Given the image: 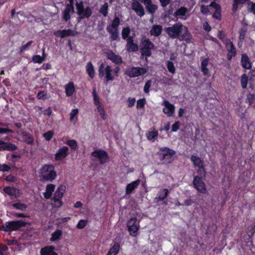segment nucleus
Returning a JSON list of instances; mask_svg holds the SVG:
<instances>
[{
	"mask_svg": "<svg viewBox=\"0 0 255 255\" xmlns=\"http://www.w3.org/2000/svg\"><path fill=\"white\" fill-rule=\"evenodd\" d=\"M246 31V29L243 28L241 29L240 30L239 38L241 42H242L243 40L245 39Z\"/></svg>",
	"mask_w": 255,
	"mask_h": 255,
	"instance_id": "nucleus-55",
	"label": "nucleus"
},
{
	"mask_svg": "<svg viewBox=\"0 0 255 255\" xmlns=\"http://www.w3.org/2000/svg\"><path fill=\"white\" fill-rule=\"evenodd\" d=\"M127 227L131 236L136 237L138 235L139 225L137 222L136 218H131L130 219L127 223Z\"/></svg>",
	"mask_w": 255,
	"mask_h": 255,
	"instance_id": "nucleus-9",
	"label": "nucleus"
},
{
	"mask_svg": "<svg viewBox=\"0 0 255 255\" xmlns=\"http://www.w3.org/2000/svg\"><path fill=\"white\" fill-rule=\"evenodd\" d=\"M167 68L171 73L174 74L175 72V67L172 62L168 61L166 62Z\"/></svg>",
	"mask_w": 255,
	"mask_h": 255,
	"instance_id": "nucleus-42",
	"label": "nucleus"
},
{
	"mask_svg": "<svg viewBox=\"0 0 255 255\" xmlns=\"http://www.w3.org/2000/svg\"><path fill=\"white\" fill-rule=\"evenodd\" d=\"M77 13L80 18H88L92 14V9L90 6L84 7V2L82 1L76 3Z\"/></svg>",
	"mask_w": 255,
	"mask_h": 255,
	"instance_id": "nucleus-5",
	"label": "nucleus"
},
{
	"mask_svg": "<svg viewBox=\"0 0 255 255\" xmlns=\"http://www.w3.org/2000/svg\"><path fill=\"white\" fill-rule=\"evenodd\" d=\"M135 102V99L133 98H129L128 99V107H132L134 106Z\"/></svg>",
	"mask_w": 255,
	"mask_h": 255,
	"instance_id": "nucleus-61",
	"label": "nucleus"
},
{
	"mask_svg": "<svg viewBox=\"0 0 255 255\" xmlns=\"http://www.w3.org/2000/svg\"><path fill=\"white\" fill-rule=\"evenodd\" d=\"M120 23L121 20L119 17L116 15L111 23L107 26V28L119 29Z\"/></svg>",
	"mask_w": 255,
	"mask_h": 255,
	"instance_id": "nucleus-29",
	"label": "nucleus"
},
{
	"mask_svg": "<svg viewBox=\"0 0 255 255\" xmlns=\"http://www.w3.org/2000/svg\"><path fill=\"white\" fill-rule=\"evenodd\" d=\"M94 103L95 106L97 108V110L100 115L101 118L103 120H106L107 119V115L106 113V111L104 106L101 104L100 98L98 96L95 89L93 90V92Z\"/></svg>",
	"mask_w": 255,
	"mask_h": 255,
	"instance_id": "nucleus-6",
	"label": "nucleus"
},
{
	"mask_svg": "<svg viewBox=\"0 0 255 255\" xmlns=\"http://www.w3.org/2000/svg\"><path fill=\"white\" fill-rule=\"evenodd\" d=\"M162 26L159 24L153 25L149 31L150 34L155 37L159 36L162 33Z\"/></svg>",
	"mask_w": 255,
	"mask_h": 255,
	"instance_id": "nucleus-23",
	"label": "nucleus"
},
{
	"mask_svg": "<svg viewBox=\"0 0 255 255\" xmlns=\"http://www.w3.org/2000/svg\"><path fill=\"white\" fill-rule=\"evenodd\" d=\"M9 169V167L6 164H0V171H8Z\"/></svg>",
	"mask_w": 255,
	"mask_h": 255,
	"instance_id": "nucleus-63",
	"label": "nucleus"
},
{
	"mask_svg": "<svg viewBox=\"0 0 255 255\" xmlns=\"http://www.w3.org/2000/svg\"><path fill=\"white\" fill-rule=\"evenodd\" d=\"M105 55L107 58L110 60L111 61L113 60V58L116 55V54L114 53L111 50H109L108 51L105 52Z\"/></svg>",
	"mask_w": 255,
	"mask_h": 255,
	"instance_id": "nucleus-50",
	"label": "nucleus"
},
{
	"mask_svg": "<svg viewBox=\"0 0 255 255\" xmlns=\"http://www.w3.org/2000/svg\"><path fill=\"white\" fill-rule=\"evenodd\" d=\"M88 221L86 220H81L77 225V228L79 229H83L87 224Z\"/></svg>",
	"mask_w": 255,
	"mask_h": 255,
	"instance_id": "nucleus-47",
	"label": "nucleus"
},
{
	"mask_svg": "<svg viewBox=\"0 0 255 255\" xmlns=\"http://www.w3.org/2000/svg\"><path fill=\"white\" fill-rule=\"evenodd\" d=\"M168 190L166 189H162L158 192L157 196L154 198V201L155 203H158L160 201H162L165 199L168 194Z\"/></svg>",
	"mask_w": 255,
	"mask_h": 255,
	"instance_id": "nucleus-24",
	"label": "nucleus"
},
{
	"mask_svg": "<svg viewBox=\"0 0 255 255\" xmlns=\"http://www.w3.org/2000/svg\"><path fill=\"white\" fill-rule=\"evenodd\" d=\"M41 179L44 181H52L57 177L55 167L52 164H46L43 166L39 170Z\"/></svg>",
	"mask_w": 255,
	"mask_h": 255,
	"instance_id": "nucleus-2",
	"label": "nucleus"
},
{
	"mask_svg": "<svg viewBox=\"0 0 255 255\" xmlns=\"http://www.w3.org/2000/svg\"><path fill=\"white\" fill-rule=\"evenodd\" d=\"M13 207H14L15 209L20 210H25L27 206L24 204H22L20 202H18L15 204H13Z\"/></svg>",
	"mask_w": 255,
	"mask_h": 255,
	"instance_id": "nucleus-44",
	"label": "nucleus"
},
{
	"mask_svg": "<svg viewBox=\"0 0 255 255\" xmlns=\"http://www.w3.org/2000/svg\"><path fill=\"white\" fill-rule=\"evenodd\" d=\"M241 63L244 68L246 69H251L252 64L247 54H242Z\"/></svg>",
	"mask_w": 255,
	"mask_h": 255,
	"instance_id": "nucleus-21",
	"label": "nucleus"
},
{
	"mask_svg": "<svg viewBox=\"0 0 255 255\" xmlns=\"http://www.w3.org/2000/svg\"><path fill=\"white\" fill-rule=\"evenodd\" d=\"M55 248L53 246H47L41 250V255H57L54 251Z\"/></svg>",
	"mask_w": 255,
	"mask_h": 255,
	"instance_id": "nucleus-26",
	"label": "nucleus"
},
{
	"mask_svg": "<svg viewBox=\"0 0 255 255\" xmlns=\"http://www.w3.org/2000/svg\"><path fill=\"white\" fill-rule=\"evenodd\" d=\"M221 8L215 9V11L213 14V17L216 19L221 20Z\"/></svg>",
	"mask_w": 255,
	"mask_h": 255,
	"instance_id": "nucleus-48",
	"label": "nucleus"
},
{
	"mask_svg": "<svg viewBox=\"0 0 255 255\" xmlns=\"http://www.w3.org/2000/svg\"><path fill=\"white\" fill-rule=\"evenodd\" d=\"M66 143L68 145L71 149L76 150L77 148V143L74 139H70L66 141Z\"/></svg>",
	"mask_w": 255,
	"mask_h": 255,
	"instance_id": "nucleus-40",
	"label": "nucleus"
},
{
	"mask_svg": "<svg viewBox=\"0 0 255 255\" xmlns=\"http://www.w3.org/2000/svg\"><path fill=\"white\" fill-rule=\"evenodd\" d=\"M141 181L140 179H137L134 181L131 182L130 183L127 184L126 188V194L130 195L133 191L135 190L138 186L139 185Z\"/></svg>",
	"mask_w": 255,
	"mask_h": 255,
	"instance_id": "nucleus-18",
	"label": "nucleus"
},
{
	"mask_svg": "<svg viewBox=\"0 0 255 255\" xmlns=\"http://www.w3.org/2000/svg\"><path fill=\"white\" fill-rule=\"evenodd\" d=\"M69 148L66 146L60 147L55 154V159L56 161H61L65 159L68 155Z\"/></svg>",
	"mask_w": 255,
	"mask_h": 255,
	"instance_id": "nucleus-15",
	"label": "nucleus"
},
{
	"mask_svg": "<svg viewBox=\"0 0 255 255\" xmlns=\"http://www.w3.org/2000/svg\"><path fill=\"white\" fill-rule=\"evenodd\" d=\"M147 72L146 68L136 67L128 68L126 71V73L130 77H137L145 74Z\"/></svg>",
	"mask_w": 255,
	"mask_h": 255,
	"instance_id": "nucleus-12",
	"label": "nucleus"
},
{
	"mask_svg": "<svg viewBox=\"0 0 255 255\" xmlns=\"http://www.w3.org/2000/svg\"><path fill=\"white\" fill-rule=\"evenodd\" d=\"M147 139L152 142L155 141L158 135V132L155 129L147 131L145 134Z\"/></svg>",
	"mask_w": 255,
	"mask_h": 255,
	"instance_id": "nucleus-28",
	"label": "nucleus"
},
{
	"mask_svg": "<svg viewBox=\"0 0 255 255\" xmlns=\"http://www.w3.org/2000/svg\"><path fill=\"white\" fill-rule=\"evenodd\" d=\"M130 33V29L128 26L124 27L122 31V36L123 39H126L127 38H128V36H129Z\"/></svg>",
	"mask_w": 255,
	"mask_h": 255,
	"instance_id": "nucleus-39",
	"label": "nucleus"
},
{
	"mask_svg": "<svg viewBox=\"0 0 255 255\" xmlns=\"http://www.w3.org/2000/svg\"><path fill=\"white\" fill-rule=\"evenodd\" d=\"M109 10L108 3L105 2L104 4L100 7L99 9V12L102 14L104 17H106L108 15Z\"/></svg>",
	"mask_w": 255,
	"mask_h": 255,
	"instance_id": "nucleus-36",
	"label": "nucleus"
},
{
	"mask_svg": "<svg viewBox=\"0 0 255 255\" xmlns=\"http://www.w3.org/2000/svg\"><path fill=\"white\" fill-rule=\"evenodd\" d=\"M159 153L162 156V159H164L166 157L172 158V156L175 154V151L167 147L160 148Z\"/></svg>",
	"mask_w": 255,
	"mask_h": 255,
	"instance_id": "nucleus-20",
	"label": "nucleus"
},
{
	"mask_svg": "<svg viewBox=\"0 0 255 255\" xmlns=\"http://www.w3.org/2000/svg\"><path fill=\"white\" fill-rule=\"evenodd\" d=\"M62 233L63 232L61 230H56L51 234L50 241L52 242H55L59 240L62 236Z\"/></svg>",
	"mask_w": 255,
	"mask_h": 255,
	"instance_id": "nucleus-33",
	"label": "nucleus"
},
{
	"mask_svg": "<svg viewBox=\"0 0 255 255\" xmlns=\"http://www.w3.org/2000/svg\"><path fill=\"white\" fill-rule=\"evenodd\" d=\"M140 46L141 55L146 57L151 56V50L155 49L154 43L145 36H143L141 38Z\"/></svg>",
	"mask_w": 255,
	"mask_h": 255,
	"instance_id": "nucleus-3",
	"label": "nucleus"
},
{
	"mask_svg": "<svg viewBox=\"0 0 255 255\" xmlns=\"http://www.w3.org/2000/svg\"><path fill=\"white\" fill-rule=\"evenodd\" d=\"M24 225V224L22 221H11L5 223V224L2 226V228L5 231H12L18 230Z\"/></svg>",
	"mask_w": 255,
	"mask_h": 255,
	"instance_id": "nucleus-13",
	"label": "nucleus"
},
{
	"mask_svg": "<svg viewBox=\"0 0 255 255\" xmlns=\"http://www.w3.org/2000/svg\"><path fill=\"white\" fill-rule=\"evenodd\" d=\"M218 37L224 43L226 42L227 36L223 31H219L218 33Z\"/></svg>",
	"mask_w": 255,
	"mask_h": 255,
	"instance_id": "nucleus-54",
	"label": "nucleus"
},
{
	"mask_svg": "<svg viewBox=\"0 0 255 255\" xmlns=\"http://www.w3.org/2000/svg\"><path fill=\"white\" fill-rule=\"evenodd\" d=\"M161 105L163 107V112L168 117H173L174 113L175 108L174 105L170 103L169 101L165 100L163 101Z\"/></svg>",
	"mask_w": 255,
	"mask_h": 255,
	"instance_id": "nucleus-14",
	"label": "nucleus"
},
{
	"mask_svg": "<svg viewBox=\"0 0 255 255\" xmlns=\"http://www.w3.org/2000/svg\"><path fill=\"white\" fill-rule=\"evenodd\" d=\"M8 250V248L4 245H0V255H7V251Z\"/></svg>",
	"mask_w": 255,
	"mask_h": 255,
	"instance_id": "nucleus-52",
	"label": "nucleus"
},
{
	"mask_svg": "<svg viewBox=\"0 0 255 255\" xmlns=\"http://www.w3.org/2000/svg\"><path fill=\"white\" fill-rule=\"evenodd\" d=\"M225 47L228 53L227 54V59L228 61H231L232 58L237 55V50L233 43L229 39H227L225 42Z\"/></svg>",
	"mask_w": 255,
	"mask_h": 255,
	"instance_id": "nucleus-11",
	"label": "nucleus"
},
{
	"mask_svg": "<svg viewBox=\"0 0 255 255\" xmlns=\"http://www.w3.org/2000/svg\"><path fill=\"white\" fill-rule=\"evenodd\" d=\"M255 232V223L248 229V234L249 238H251Z\"/></svg>",
	"mask_w": 255,
	"mask_h": 255,
	"instance_id": "nucleus-51",
	"label": "nucleus"
},
{
	"mask_svg": "<svg viewBox=\"0 0 255 255\" xmlns=\"http://www.w3.org/2000/svg\"><path fill=\"white\" fill-rule=\"evenodd\" d=\"M86 71L89 77L93 79L95 77V70L91 62H89L86 66Z\"/></svg>",
	"mask_w": 255,
	"mask_h": 255,
	"instance_id": "nucleus-31",
	"label": "nucleus"
},
{
	"mask_svg": "<svg viewBox=\"0 0 255 255\" xmlns=\"http://www.w3.org/2000/svg\"><path fill=\"white\" fill-rule=\"evenodd\" d=\"M255 101V97L254 95L249 93L247 94L246 98V102L249 103V105L252 104Z\"/></svg>",
	"mask_w": 255,
	"mask_h": 255,
	"instance_id": "nucleus-45",
	"label": "nucleus"
},
{
	"mask_svg": "<svg viewBox=\"0 0 255 255\" xmlns=\"http://www.w3.org/2000/svg\"><path fill=\"white\" fill-rule=\"evenodd\" d=\"M132 9L140 17L143 16L144 14V9L143 6L138 1H134L131 3Z\"/></svg>",
	"mask_w": 255,
	"mask_h": 255,
	"instance_id": "nucleus-19",
	"label": "nucleus"
},
{
	"mask_svg": "<svg viewBox=\"0 0 255 255\" xmlns=\"http://www.w3.org/2000/svg\"><path fill=\"white\" fill-rule=\"evenodd\" d=\"M74 12V7L70 6H66L65 10L63 12L62 18L65 21H67L71 18L70 13Z\"/></svg>",
	"mask_w": 255,
	"mask_h": 255,
	"instance_id": "nucleus-25",
	"label": "nucleus"
},
{
	"mask_svg": "<svg viewBox=\"0 0 255 255\" xmlns=\"http://www.w3.org/2000/svg\"><path fill=\"white\" fill-rule=\"evenodd\" d=\"M248 5H251V7L249 8L250 11L255 15V2L249 1L248 3Z\"/></svg>",
	"mask_w": 255,
	"mask_h": 255,
	"instance_id": "nucleus-59",
	"label": "nucleus"
},
{
	"mask_svg": "<svg viewBox=\"0 0 255 255\" xmlns=\"http://www.w3.org/2000/svg\"><path fill=\"white\" fill-rule=\"evenodd\" d=\"M107 31L110 33L111 41L120 40L119 29L106 28Z\"/></svg>",
	"mask_w": 255,
	"mask_h": 255,
	"instance_id": "nucleus-22",
	"label": "nucleus"
},
{
	"mask_svg": "<svg viewBox=\"0 0 255 255\" xmlns=\"http://www.w3.org/2000/svg\"><path fill=\"white\" fill-rule=\"evenodd\" d=\"M112 62L116 64H121L123 63V59L121 56L116 54Z\"/></svg>",
	"mask_w": 255,
	"mask_h": 255,
	"instance_id": "nucleus-49",
	"label": "nucleus"
},
{
	"mask_svg": "<svg viewBox=\"0 0 255 255\" xmlns=\"http://www.w3.org/2000/svg\"><path fill=\"white\" fill-rule=\"evenodd\" d=\"M191 160L194 166L198 168L197 172L199 175L205 176L206 171L204 168L203 162L201 158L198 156L192 155Z\"/></svg>",
	"mask_w": 255,
	"mask_h": 255,
	"instance_id": "nucleus-10",
	"label": "nucleus"
},
{
	"mask_svg": "<svg viewBox=\"0 0 255 255\" xmlns=\"http://www.w3.org/2000/svg\"><path fill=\"white\" fill-rule=\"evenodd\" d=\"M79 111L78 109H75L71 110L70 114V121L71 122L75 124L77 121V115Z\"/></svg>",
	"mask_w": 255,
	"mask_h": 255,
	"instance_id": "nucleus-34",
	"label": "nucleus"
},
{
	"mask_svg": "<svg viewBox=\"0 0 255 255\" xmlns=\"http://www.w3.org/2000/svg\"><path fill=\"white\" fill-rule=\"evenodd\" d=\"M55 186L53 184H49L46 186L45 192L43 193L44 197L46 199H49L51 197L52 194L54 192Z\"/></svg>",
	"mask_w": 255,
	"mask_h": 255,
	"instance_id": "nucleus-27",
	"label": "nucleus"
},
{
	"mask_svg": "<svg viewBox=\"0 0 255 255\" xmlns=\"http://www.w3.org/2000/svg\"><path fill=\"white\" fill-rule=\"evenodd\" d=\"M208 5H205L202 4L201 6L200 11L201 12L204 14H207L209 12V9L208 8Z\"/></svg>",
	"mask_w": 255,
	"mask_h": 255,
	"instance_id": "nucleus-56",
	"label": "nucleus"
},
{
	"mask_svg": "<svg viewBox=\"0 0 255 255\" xmlns=\"http://www.w3.org/2000/svg\"><path fill=\"white\" fill-rule=\"evenodd\" d=\"M203 176H195L194 177L193 185L197 191L202 194L207 192L206 184L203 180Z\"/></svg>",
	"mask_w": 255,
	"mask_h": 255,
	"instance_id": "nucleus-7",
	"label": "nucleus"
},
{
	"mask_svg": "<svg viewBox=\"0 0 255 255\" xmlns=\"http://www.w3.org/2000/svg\"><path fill=\"white\" fill-rule=\"evenodd\" d=\"M63 38L67 36H74L78 34V32L71 29L62 30Z\"/></svg>",
	"mask_w": 255,
	"mask_h": 255,
	"instance_id": "nucleus-35",
	"label": "nucleus"
},
{
	"mask_svg": "<svg viewBox=\"0 0 255 255\" xmlns=\"http://www.w3.org/2000/svg\"><path fill=\"white\" fill-rule=\"evenodd\" d=\"M120 245L118 243H115L109 251L115 255H117L120 250Z\"/></svg>",
	"mask_w": 255,
	"mask_h": 255,
	"instance_id": "nucleus-43",
	"label": "nucleus"
},
{
	"mask_svg": "<svg viewBox=\"0 0 255 255\" xmlns=\"http://www.w3.org/2000/svg\"><path fill=\"white\" fill-rule=\"evenodd\" d=\"M33 43L32 40H30L28 41L26 44L22 45L20 47V52H22L23 51L26 50L28 47Z\"/></svg>",
	"mask_w": 255,
	"mask_h": 255,
	"instance_id": "nucleus-58",
	"label": "nucleus"
},
{
	"mask_svg": "<svg viewBox=\"0 0 255 255\" xmlns=\"http://www.w3.org/2000/svg\"><path fill=\"white\" fill-rule=\"evenodd\" d=\"M2 147L4 150H14L16 149V145L10 143H4V145Z\"/></svg>",
	"mask_w": 255,
	"mask_h": 255,
	"instance_id": "nucleus-41",
	"label": "nucleus"
},
{
	"mask_svg": "<svg viewBox=\"0 0 255 255\" xmlns=\"http://www.w3.org/2000/svg\"><path fill=\"white\" fill-rule=\"evenodd\" d=\"M127 49L128 52H135L138 50V46L136 43H131L127 44Z\"/></svg>",
	"mask_w": 255,
	"mask_h": 255,
	"instance_id": "nucleus-38",
	"label": "nucleus"
},
{
	"mask_svg": "<svg viewBox=\"0 0 255 255\" xmlns=\"http://www.w3.org/2000/svg\"><path fill=\"white\" fill-rule=\"evenodd\" d=\"M53 134V132L52 130H50L44 133L43 136L46 140L49 141L52 138Z\"/></svg>",
	"mask_w": 255,
	"mask_h": 255,
	"instance_id": "nucleus-53",
	"label": "nucleus"
},
{
	"mask_svg": "<svg viewBox=\"0 0 255 255\" xmlns=\"http://www.w3.org/2000/svg\"><path fill=\"white\" fill-rule=\"evenodd\" d=\"M157 8L158 6L157 5L152 3L150 6L146 8V9L149 13L153 14Z\"/></svg>",
	"mask_w": 255,
	"mask_h": 255,
	"instance_id": "nucleus-46",
	"label": "nucleus"
},
{
	"mask_svg": "<svg viewBox=\"0 0 255 255\" xmlns=\"http://www.w3.org/2000/svg\"><path fill=\"white\" fill-rule=\"evenodd\" d=\"M180 127V123L179 122H176L174 124H173L172 126V131L173 132L176 131Z\"/></svg>",
	"mask_w": 255,
	"mask_h": 255,
	"instance_id": "nucleus-62",
	"label": "nucleus"
},
{
	"mask_svg": "<svg viewBox=\"0 0 255 255\" xmlns=\"http://www.w3.org/2000/svg\"><path fill=\"white\" fill-rule=\"evenodd\" d=\"M66 93L67 96H71L75 91V87L73 83H70L65 87Z\"/></svg>",
	"mask_w": 255,
	"mask_h": 255,
	"instance_id": "nucleus-37",
	"label": "nucleus"
},
{
	"mask_svg": "<svg viewBox=\"0 0 255 255\" xmlns=\"http://www.w3.org/2000/svg\"><path fill=\"white\" fill-rule=\"evenodd\" d=\"M165 31L171 38H179L180 40L185 41L187 43L190 41L192 38L188 28L181 22H177L172 26L166 27Z\"/></svg>",
	"mask_w": 255,
	"mask_h": 255,
	"instance_id": "nucleus-1",
	"label": "nucleus"
},
{
	"mask_svg": "<svg viewBox=\"0 0 255 255\" xmlns=\"http://www.w3.org/2000/svg\"><path fill=\"white\" fill-rule=\"evenodd\" d=\"M45 59V50L43 49L42 51V56L35 55L32 56V61L35 63H42Z\"/></svg>",
	"mask_w": 255,
	"mask_h": 255,
	"instance_id": "nucleus-30",
	"label": "nucleus"
},
{
	"mask_svg": "<svg viewBox=\"0 0 255 255\" xmlns=\"http://www.w3.org/2000/svg\"><path fill=\"white\" fill-rule=\"evenodd\" d=\"M151 85V81H147L144 87V91L146 93H148L149 92V89Z\"/></svg>",
	"mask_w": 255,
	"mask_h": 255,
	"instance_id": "nucleus-60",
	"label": "nucleus"
},
{
	"mask_svg": "<svg viewBox=\"0 0 255 255\" xmlns=\"http://www.w3.org/2000/svg\"><path fill=\"white\" fill-rule=\"evenodd\" d=\"M173 13V9H170L166 10L164 14H163V17L164 18H169L170 15H172Z\"/></svg>",
	"mask_w": 255,
	"mask_h": 255,
	"instance_id": "nucleus-64",
	"label": "nucleus"
},
{
	"mask_svg": "<svg viewBox=\"0 0 255 255\" xmlns=\"http://www.w3.org/2000/svg\"><path fill=\"white\" fill-rule=\"evenodd\" d=\"M188 11V9L185 6H181L179 8L176 10L174 13V16L176 17L178 16H185Z\"/></svg>",
	"mask_w": 255,
	"mask_h": 255,
	"instance_id": "nucleus-32",
	"label": "nucleus"
},
{
	"mask_svg": "<svg viewBox=\"0 0 255 255\" xmlns=\"http://www.w3.org/2000/svg\"><path fill=\"white\" fill-rule=\"evenodd\" d=\"M99 77L102 78L104 76L106 77V80H113L114 77L112 75V68L109 65H107L105 67V65L104 63H102L99 68Z\"/></svg>",
	"mask_w": 255,
	"mask_h": 255,
	"instance_id": "nucleus-8",
	"label": "nucleus"
},
{
	"mask_svg": "<svg viewBox=\"0 0 255 255\" xmlns=\"http://www.w3.org/2000/svg\"><path fill=\"white\" fill-rule=\"evenodd\" d=\"M2 193L10 196L11 198H17L19 196V190L13 187H6L3 188Z\"/></svg>",
	"mask_w": 255,
	"mask_h": 255,
	"instance_id": "nucleus-17",
	"label": "nucleus"
},
{
	"mask_svg": "<svg viewBox=\"0 0 255 255\" xmlns=\"http://www.w3.org/2000/svg\"><path fill=\"white\" fill-rule=\"evenodd\" d=\"M66 191V186L63 185H60L55 191L53 196L52 198L53 202L52 205L53 207L59 208L63 205L62 198Z\"/></svg>",
	"mask_w": 255,
	"mask_h": 255,
	"instance_id": "nucleus-4",
	"label": "nucleus"
},
{
	"mask_svg": "<svg viewBox=\"0 0 255 255\" xmlns=\"http://www.w3.org/2000/svg\"><path fill=\"white\" fill-rule=\"evenodd\" d=\"M145 104V99H141L137 101L136 107L137 109L140 108H143Z\"/></svg>",
	"mask_w": 255,
	"mask_h": 255,
	"instance_id": "nucleus-57",
	"label": "nucleus"
},
{
	"mask_svg": "<svg viewBox=\"0 0 255 255\" xmlns=\"http://www.w3.org/2000/svg\"><path fill=\"white\" fill-rule=\"evenodd\" d=\"M92 155L97 160L100 161V163H105L108 159V154L106 152L102 150H97L92 153Z\"/></svg>",
	"mask_w": 255,
	"mask_h": 255,
	"instance_id": "nucleus-16",
	"label": "nucleus"
}]
</instances>
